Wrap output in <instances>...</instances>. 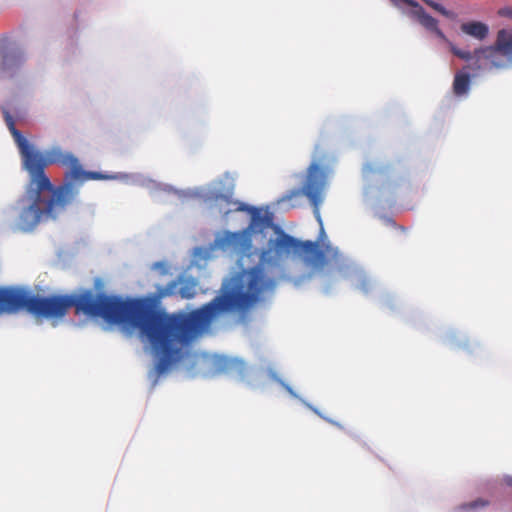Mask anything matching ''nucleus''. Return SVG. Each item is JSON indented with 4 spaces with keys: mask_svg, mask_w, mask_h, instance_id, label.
I'll return each mask as SVG.
<instances>
[{
    "mask_svg": "<svg viewBox=\"0 0 512 512\" xmlns=\"http://www.w3.org/2000/svg\"><path fill=\"white\" fill-rule=\"evenodd\" d=\"M204 202L210 210L227 216L231 212H248L250 225L239 232H225L217 240L222 249L229 248L238 255L237 272L225 285L223 293L212 301L190 312L167 313L154 310L144 300L123 301L104 293L85 290L80 294H55L41 297L21 290V310L35 317L54 319L64 317L74 307L77 314L100 317L109 324L138 328L147 338L158 356L157 374L164 373L178 362L191 342L205 331L212 320L226 311L246 312L259 303L266 292L275 287L265 267H275L292 255L302 256L304 263L313 271H321L327 264V255L338 257V250L318 242L301 241L281 228L276 237L270 238L258 254L253 247V228L261 225L264 218L259 210L233 198V191L226 193L209 191Z\"/></svg>",
    "mask_w": 512,
    "mask_h": 512,
    "instance_id": "f257e3e1",
    "label": "nucleus"
},
{
    "mask_svg": "<svg viewBox=\"0 0 512 512\" xmlns=\"http://www.w3.org/2000/svg\"><path fill=\"white\" fill-rule=\"evenodd\" d=\"M4 119L29 175L24 194L5 211L11 231L33 232L42 221L56 219L86 181L107 178L100 172L85 171L77 157L59 147L36 149L15 127L8 111H4Z\"/></svg>",
    "mask_w": 512,
    "mask_h": 512,
    "instance_id": "f03ea898",
    "label": "nucleus"
},
{
    "mask_svg": "<svg viewBox=\"0 0 512 512\" xmlns=\"http://www.w3.org/2000/svg\"><path fill=\"white\" fill-rule=\"evenodd\" d=\"M324 188L323 173L317 164H312L308 168L307 178L302 188H296L282 195L277 203L284 204L286 208H296L300 206L303 196H306L312 207L315 217L321 222L319 206L322 203V191Z\"/></svg>",
    "mask_w": 512,
    "mask_h": 512,
    "instance_id": "7ed1b4c3",
    "label": "nucleus"
},
{
    "mask_svg": "<svg viewBox=\"0 0 512 512\" xmlns=\"http://www.w3.org/2000/svg\"><path fill=\"white\" fill-rule=\"evenodd\" d=\"M453 54L460 59L465 61H471L478 64L479 68L485 70H499L507 69L512 66V62L497 49V45L494 43L493 46H487L484 48L476 49L473 52L462 50L452 46Z\"/></svg>",
    "mask_w": 512,
    "mask_h": 512,
    "instance_id": "20e7f679",
    "label": "nucleus"
},
{
    "mask_svg": "<svg viewBox=\"0 0 512 512\" xmlns=\"http://www.w3.org/2000/svg\"><path fill=\"white\" fill-rule=\"evenodd\" d=\"M403 13L416 20L428 31L433 32L442 41H447L445 34L438 28V21L426 13L424 8L414 0H390Z\"/></svg>",
    "mask_w": 512,
    "mask_h": 512,
    "instance_id": "39448f33",
    "label": "nucleus"
},
{
    "mask_svg": "<svg viewBox=\"0 0 512 512\" xmlns=\"http://www.w3.org/2000/svg\"><path fill=\"white\" fill-rule=\"evenodd\" d=\"M162 297L179 294L183 299H191L196 295V282L190 279L169 282L164 288L159 290Z\"/></svg>",
    "mask_w": 512,
    "mask_h": 512,
    "instance_id": "423d86ee",
    "label": "nucleus"
},
{
    "mask_svg": "<svg viewBox=\"0 0 512 512\" xmlns=\"http://www.w3.org/2000/svg\"><path fill=\"white\" fill-rule=\"evenodd\" d=\"M461 30L465 34L470 35L479 40L485 39L489 32L488 26L478 21L463 23L461 25Z\"/></svg>",
    "mask_w": 512,
    "mask_h": 512,
    "instance_id": "0eeeda50",
    "label": "nucleus"
},
{
    "mask_svg": "<svg viewBox=\"0 0 512 512\" xmlns=\"http://www.w3.org/2000/svg\"><path fill=\"white\" fill-rule=\"evenodd\" d=\"M495 44L497 45V49L502 51L512 62V32L505 29L499 30Z\"/></svg>",
    "mask_w": 512,
    "mask_h": 512,
    "instance_id": "6e6552de",
    "label": "nucleus"
},
{
    "mask_svg": "<svg viewBox=\"0 0 512 512\" xmlns=\"http://www.w3.org/2000/svg\"><path fill=\"white\" fill-rule=\"evenodd\" d=\"M470 76L467 73H458L455 75L453 90L457 95L466 94L470 87Z\"/></svg>",
    "mask_w": 512,
    "mask_h": 512,
    "instance_id": "1a4fd4ad",
    "label": "nucleus"
},
{
    "mask_svg": "<svg viewBox=\"0 0 512 512\" xmlns=\"http://www.w3.org/2000/svg\"><path fill=\"white\" fill-rule=\"evenodd\" d=\"M16 61V58L12 55L4 54L0 57V74L5 73L10 65Z\"/></svg>",
    "mask_w": 512,
    "mask_h": 512,
    "instance_id": "9d476101",
    "label": "nucleus"
},
{
    "mask_svg": "<svg viewBox=\"0 0 512 512\" xmlns=\"http://www.w3.org/2000/svg\"><path fill=\"white\" fill-rule=\"evenodd\" d=\"M488 505H489V502L487 500L479 498L477 500L463 504L461 506V508L464 510H474V509L486 507Z\"/></svg>",
    "mask_w": 512,
    "mask_h": 512,
    "instance_id": "9b49d317",
    "label": "nucleus"
},
{
    "mask_svg": "<svg viewBox=\"0 0 512 512\" xmlns=\"http://www.w3.org/2000/svg\"><path fill=\"white\" fill-rule=\"evenodd\" d=\"M427 5H429L432 9L439 12L440 14L450 17V12L441 4L434 2L433 0H423Z\"/></svg>",
    "mask_w": 512,
    "mask_h": 512,
    "instance_id": "f8f14e48",
    "label": "nucleus"
},
{
    "mask_svg": "<svg viewBox=\"0 0 512 512\" xmlns=\"http://www.w3.org/2000/svg\"><path fill=\"white\" fill-rule=\"evenodd\" d=\"M497 14L500 17H506L512 20V7L506 6L498 10Z\"/></svg>",
    "mask_w": 512,
    "mask_h": 512,
    "instance_id": "ddd939ff",
    "label": "nucleus"
},
{
    "mask_svg": "<svg viewBox=\"0 0 512 512\" xmlns=\"http://www.w3.org/2000/svg\"><path fill=\"white\" fill-rule=\"evenodd\" d=\"M505 482L508 486L512 487V476H509L505 479Z\"/></svg>",
    "mask_w": 512,
    "mask_h": 512,
    "instance_id": "4468645a",
    "label": "nucleus"
}]
</instances>
